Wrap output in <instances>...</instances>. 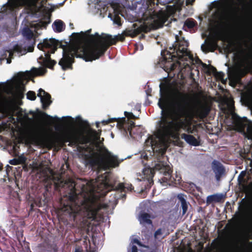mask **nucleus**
Returning a JSON list of instances; mask_svg holds the SVG:
<instances>
[{
  "mask_svg": "<svg viewBox=\"0 0 252 252\" xmlns=\"http://www.w3.org/2000/svg\"><path fill=\"white\" fill-rule=\"evenodd\" d=\"M137 131L136 132V134L140 136H142V135H143L142 129L140 127H139L138 128H137Z\"/></svg>",
  "mask_w": 252,
  "mask_h": 252,
  "instance_id": "46",
  "label": "nucleus"
},
{
  "mask_svg": "<svg viewBox=\"0 0 252 252\" xmlns=\"http://www.w3.org/2000/svg\"><path fill=\"white\" fill-rule=\"evenodd\" d=\"M220 35L221 36H222V37H224V33H221L220 34Z\"/></svg>",
  "mask_w": 252,
  "mask_h": 252,
  "instance_id": "56",
  "label": "nucleus"
},
{
  "mask_svg": "<svg viewBox=\"0 0 252 252\" xmlns=\"http://www.w3.org/2000/svg\"><path fill=\"white\" fill-rule=\"evenodd\" d=\"M117 127L120 129H124L126 133L129 132L130 136L132 137V128L135 127V123L133 121H130L129 124L126 123V118L117 119Z\"/></svg>",
  "mask_w": 252,
  "mask_h": 252,
  "instance_id": "14",
  "label": "nucleus"
},
{
  "mask_svg": "<svg viewBox=\"0 0 252 252\" xmlns=\"http://www.w3.org/2000/svg\"><path fill=\"white\" fill-rule=\"evenodd\" d=\"M11 59H7V63H11Z\"/></svg>",
  "mask_w": 252,
  "mask_h": 252,
  "instance_id": "53",
  "label": "nucleus"
},
{
  "mask_svg": "<svg viewBox=\"0 0 252 252\" xmlns=\"http://www.w3.org/2000/svg\"><path fill=\"white\" fill-rule=\"evenodd\" d=\"M103 39L104 41L108 42L105 48V50L107 51L110 46L115 45L118 41H124L125 39V37L122 34H119L114 37H113L111 35H109V36Z\"/></svg>",
  "mask_w": 252,
  "mask_h": 252,
  "instance_id": "19",
  "label": "nucleus"
},
{
  "mask_svg": "<svg viewBox=\"0 0 252 252\" xmlns=\"http://www.w3.org/2000/svg\"><path fill=\"white\" fill-rule=\"evenodd\" d=\"M76 183L72 179L62 181L56 187L64 189L67 193L66 200L60 201L62 214L66 220L73 221L76 223L87 225L94 220L98 212L102 209H106L108 205L90 200L86 194H90L95 199L103 197L112 190L124 191L126 188L131 191L134 189L132 185L126 187L123 183H119L117 186L110 183V179L105 174L99 176L94 180L82 184L80 190L77 191Z\"/></svg>",
  "mask_w": 252,
  "mask_h": 252,
  "instance_id": "1",
  "label": "nucleus"
},
{
  "mask_svg": "<svg viewBox=\"0 0 252 252\" xmlns=\"http://www.w3.org/2000/svg\"><path fill=\"white\" fill-rule=\"evenodd\" d=\"M181 138L184 139L188 144L193 146H198L200 145L199 139H196L192 135L183 133L181 135Z\"/></svg>",
  "mask_w": 252,
  "mask_h": 252,
  "instance_id": "20",
  "label": "nucleus"
},
{
  "mask_svg": "<svg viewBox=\"0 0 252 252\" xmlns=\"http://www.w3.org/2000/svg\"><path fill=\"white\" fill-rule=\"evenodd\" d=\"M35 44V40H33V44H32L31 46H30L28 47L27 51L29 52H32L33 51L34 49V46L33 45Z\"/></svg>",
  "mask_w": 252,
  "mask_h": 252,
  "instance_id": "45",
  "label": "nucleus"
},
{
  "mask_svg": "<svg viewBox=\"0 0 252 252\" xmlns=\"http://www.w3.org/2000/svg\"><path fill=\"white\" fill-rule=\"evenodd\" d=\"M25 78V75L23 73H19L17 75L18 80L19 81H22Z\"/></svg>",
  "mask_w": 252,
  "mask_h": 252,
  "instance_id": "43",
  "label": "nucleus"
},
{
  "mask_svg": "<svg viewBox=\"0 0 252 252\" xmlns=\"http://www.w3.org/2000/svg\"><path fill=\"white\" fill-rule=\"evenodd\" d=\"M249 226L250 228H252V221L250 223Z\"/></svg>",
  "mask_w": 252,
  "mask_h": 252,
  "instance_id": "54",
  "label": "nucleus"
},
{
  "mask_svg": "<svg viewBox=\"0 0 252 252\" xmlns=\"http://www.w3.org/2000/svg\"><path fill=\"white\" fill-rule=\"evenodd\" d=\"M246 236V238L242 243L240 249L241 252H252V242L249 241V240H252V234L248 232Z\"/></svg>",
  "mask_w": 252,
  "mask_h": 252,
  "instance_id": "18",
  "label": "nucleus"
},
{
  "mask_svg": "<svg viewBox=\"0 0 252 252\" xmlns=\"http://www.w3.org/2000/svg\"><path fill=\"white\" fill-rule=\"evenodd\" d=\"M158 170L160 173L163 174V177L161 179L164 183H173L175 179L172 176V172L170 166L168 165L164 164L162 162H158L156 163L154 168H145L142 171V180L147 181L146 188H150L154 184L153 177L155 174V170Z\"/></svg>",
  "mask_w": 252,
  "mask_h": 252,
  "instance_id": "7",
  "label": "nucleus"
},
{
  "mask_svg": "<svg viewBox=\"0 0 252 252\" xmlns=\"http://www.w3.org/2000/svg\"><path fill=\"white\" fill-rule=\"evenodd\" d=\"M59 41L54 38L45 39L42 43L37 45V48L44 52V56L41 55L38 59L39 63L42 66L53 69L56 62L51 59V53H54L58 48Z\"/></svg>",
  "mask_w": 252,
  "mask_h": 252,
  "instance_id": "8",
  "label": "nucleus"
},
{
  "mask_svg": "<svg viewBox=\"0 0 252 252\" xmlns=\"http://www.w3.org/2000/svg\"><path fill=\"white\" fill-rule=\"evenodd\" d=\"M95 125H96V127L97 128H99L100 127V123L99 122H96Z\"/></svg>",
  "mask_w": 252,
  "mask_h": 252,
  "instance_id": "52",
  "label": "nucleus"
},
{
  "mask_svg": "<svg viewBox=\"0 0 252 252\" xmlns=\"http://www.w3.org/2000/svg\"><path fill=\"white\" fill-rule=\"evenodd\" d=\"M72 36L74 37V38H79V33H73L72 34Z\"/></svg>",
  "mask_w": 252,
  "mask_h": 252,
  "instance_id": "51",
  "label": "nucleus"
},
{
  "mask_svg": "<svg viewBox=\"0 0 252 252\" xmlns=\"http://www.w3.org/2000/svg\"><path fill=\"white\" fill-rule=\"evenodd\" d=\"M203 67L207 69V73L209 75H211V74H213L214 76L216 74V72H217V70L216 67L214 66L211 65H207L205 63H202Z\"/></svg>",
  "mask_w": 252,
  "mask_h": 252,
  "instance_id": "30",
  "label": "nucleus"
},
{
  "mask_svg": "<svg viewBox=\"0 0 252 252\" xmlns=\"http://www.w3.org/2000/svg\"><path fill=\"white\" fill-rule=\"evenodd\" d=\"M170 16L169 13L165 10H160L157 12H155L153 15V27L155 29L162 27Z\"/></svg>",
  "mask_w": 252,
  "mask_h": 252,
  "instance_id": "12",
  "label": "nucleus"
},
{
  "mask_svg": "<svg viewBox=\"0 0 252 252\" xmlns=\"http://www.w3.org/2000/svg\"><path fill=\"white\" fill-rule=\"evenodd\" d=\"M14 50L16 52H22V47L20 45H16L14 47Z\"/></svg>",
  "mask_w": 252,
  "mask_h": 252,
  "instance_id": "44",
  "label": "nucleus"
},
{
  "mask_svg": "<svg viewBox=\"0 0 252 252\" xmlns=\"http://www.w3.org/2000/svg\"><path fill=\"white\" fill-rule=\"evenodd\" d=\"M245 136L248 139H252V126H248L247 127V133H245Z\"/></svg>",
  "mask_w": 252,
  "mask_h": 252,
  "instance_id": "35",
  "label": "nucleus"
},
{
  "mask_svg": "<svg viewBox=\"0 0 252 252\" xmlns=\"http://www.w3.org/2000/svg\"><path fill=\"white\" fill-rule=\"evenodd\" d=\"M212 46V44L211 43H209L207 44L206 46H204V45H202L201 46L202 50L203 51H206L208 52L209 51V49Z\"/></svg>",
  "mask_w": 252,
  "mask_h": 252,
  "instance_id": "41",
  "label": "nucleus"
},
{
  "mask_svg": "<svg viewBox=\"0 0 252 252\" xmlns=\"http://www.w3.org/2000/svg\"><path fill=\"white\" fill-rule=\"evenodd\" d=\"M12 115L9 109L0 104V132L8 128L10 126V119Z\"/></svg>",
  "mask_w": 252,
  "mask_h": 252,
  "instance_id": "11",
  "label": "nucleus"
},
{
  "mask_svg": "<svg viewBox=\"0 0 252 252\" xmlns=\"http://www.w3.org/2000/svg\"><path fill=\"white\" fill-rule=\"evenodd\" d=\"M91 32V29H90L87 31V33H90Z\"/></svg>",
  "mask_w": 252,
  "mask_h": 252,
  "instance_id": "55",
  "label": "nucleus"
},
{
  "mask_svg": "<svg viewBox=\"0 0 252 252\" xmlns=\"http://www.w3.org/2000/svg\"><path fill=\"white\" fill-rule=\"evenodd\" d=\"M37 96L40 98L42 108L44 110L47 109L52 103L51 95L41 88L38 90Z\"/></svg>",
  "mask_w": 252,
  "mask_h": 252,
  "instance_id": "13",
  "label": "nucleus"
},
{
  "mask_svg": "<svg viewBox=\"0 0 252 252\" xmlns=\"http://www.w3.org/2000/svg\"><path fill=\"white\" fill-rule=\"evenodd\" d=\"M189 104L190 97L188 94L180 91L175 93L172 109L173 121H169L164 117L159 122V132L163 138L172 136L182 129L189 131L190 123L187 119L192 118L189 109Z\"/></svg>",
  "mask_w": 252,
  "mask_h": 252,
  "instance_id": "3",
  "label": "nucleus"
},
{
  "mask_svg": "<svg viewBox=\"0 0 252 252\" xmlns=\"http://www.w3.org/2000/svg\"><path fill=\"white\" fill-rule=\"evenodd\" d=\"M101 132V129H98V131H96L92 128H90L89 130L88 133L94 140L98 141L100 139Z\"/></svg>",
  "mask_w": 252,
  "mask_h": 252,
  "instance_id": "26",
  "label": "nucleus"
},
{
  "mask_svg": "<svg viewBox=\"0 0 252 252\" xmlns=\"http://www.w3.org/2000/svg\"><path fill=\"white\" fill-rule=\"evenodd\" d=\"M10 163L13 165H16L19 163V160L16 159H13L10 160Z\"/></svg>",
  "mask_w": 252,
  "mask_h": 252,
  "instance_id": "47",
  "label": "nucleus"
},
{
  "mask_svg": "<svg viewBox=\"0 0 252 252\" xmlns=\"http://www.w3.org/2000/svg\"><path fill=\"white\" fill-rule=\"evenodd\" d=\"M27 97L31 100H35L36 98L35 93L32 91H29L27 94Z\"/></svg>",
  "mask_w": 252,
  "mask_h": 252,
  "instance_id": "34",
  "label": "nucleus"
},
{
  "mask_svg": "<svg viewBox=\"0 0 252 252\" xmlns=\"http://www.w3.org/2000/svg\"><path fill=\"white\" fill-rule=\"evenodd\" d=\"M25 0H13V2L9 4L10 9H13L18 5V3L24 2Z\"/></svg>",
  "mask_w": 252,
  "mask_h": 252,
  "instance_id": "36",
  "label": "nucleus"
},
{
  "mask_svg": "<svg viewBox=\"0 0 252 252\" xmlns=\"http://www.w3.org/2000/svg\"><path fill=\"white\" fill-rule=\"evenodd\" d=\"M196 24V22L193 19H187L184 24V26L189 29L194 28Z\"/></svg>",
  "mask_w": 252,
  "mask_h": 252,
  "instance_id": "32",
  "label": "nucleus"
},
{
  "mask_svg": "<svg viewBox=\"0 0 252 252\" xmlns=\"http://www.w3.org/2000/svg\"><path fill=\"white\" fill-rule=\"evenodd\" d=\"M46 139L47 141L53 145L63 146L66 143L69 142L68 145L70 147L77 146L79 144H86L91 141V138L89 136L78 133L73 130H68L58 134L51 135Z\"/></svg>",
  "mask_w": 252,
  "mask_h": 252,
  "instance_id": "6",
  "label": "nucleus"
},
{
  "mask_svg": "<svg viewBox=\"0 0 252 252\" xmlns=\"http://www.w3.org/2000/svg\"><path fill=\"white\" fill-rule=\"evenodd\" d=\"M195 0H186V5H188L189 4L192 5L193 3L194 2Z\"/></svg>",
  "mask_w": 252,
  "mask_h": 252,
  "instance_id": "48",
  "label": "nucleus"
},
{
  "mask_svg": "<svg viewBox=\"0 0 252 252\" xmlns=\"http://www.w3.org/2000/svg\"><path fill=\"white\" fill-rule=\"evenodd\" d=\"M245 160L250 161V166L252 168L250 172L252 174V159L248 158V154L244 153L241 155ZM240 191L246 194V197L242 199L241 202L244 210L248 209L250 215L252 216V180L250 175H247L245 171H242L238 177Z\"/></svg>",
  "mask_w": 252,
  "mask_h": 252,
  "instance_id": "5",
  "label": "nucleus"
},
{
  "mask_svg": "<svg viewBox=\"0 0 252 252\" xmlns=\"http://www.w3.org/2000/svg\"><path fill=\"white\" fill-rule=\"evenodd\" d=\"M212 168L215 174L216 180L218 181H220L225 173V170L223 166L220 162L214 160L212 162Z\"/></svg>",
  "mask_w": 252,
  "mask_h": 252,
  "instance_id": "16",
  "label": "nucleus"
},
{
  "mask_svg": "<svg viewBox=\"0 0 252 252\" xmlns=\"http://www.w3.org/2000/svg\"><path fill=\"white\" fill-rule=\"evenodd\" d=\"M233 124L237 127L239 131H244L246 126V119L240 118L237 115L234 114L232 116Z\"/></svg>",
  "mask_w": 252,
  "mask_h": 252,
  "instance_id": "17",
  "label": "nucleus"
},
{
  "mask_svg": "<svg viewBox=\"0 0 252 252\" xmlns=\"http://www.w3.org/2000/svg\"><path fill=\"white\" fill-rule=\"evenodd\" d=\"M162 84H160V94L161 95V98H159L158 105L159 107L162 110V111L165 109L166 105V99L165 97H163V89L161 87Z\"/></svg>",
  "mask_w": 252,
  "mask_h": 252,
  "instance_id": "25",
  "label": "nucleus"
},
{
  "mask_svg": "<svg viewBox=\"0 0 252 252\" xmlns=\"http://www.w3.org/2000/svg\"><path fill=\"white\" fill-rule=\"evenodd\" d=\"M32 70V73L35 76L43 75L47 72V70L45 68L42 67H40L39 68L33 67Z\"/></svg>",
  "mask_w": 252,
  "mask_h": 252,
  "instance_id": "31",
  "label": "nucleus"
},
{
  "mask_svg": "<svg viewBox=\"0 0 252 252\" xmlns=\"http://www.w3.org/2000/svg\"><path fill=\"white\" fill-rule=\"evenodd\" d=\"M125 115L126 117H127L128 119H137V117L135 116L133 113L131 112H125Z\"/></svg>",
  "mask_w": 252,
  "mask_h": 252,
  "instance_id": "39",
  "label": "nucleus"
},
{
  "mask_svg": "<svg viewBox=\"0 0 252 252\" xmlns=\"http://www.w3.org/2000/svg\"><path fill=\"white\" fill-rule=\"evenodd\" d=\"M75 252H78V251L77 250H76Z\"/></svg>",
  "mask_w": 252,
  "mask_h": 252,
  "instance_id": "58",
  "label": "nucleus"
},
{
  "mask_svg": "<svg viewBox=\"0 0 252 252\" xmlns=\"http://www.w3.org/2000/svg\"><path fill=\"white\" fill-rule=\"evenodd\" d=\"M145 28L144 27H139L137 29H135L133 30L128 31L127 33V35L131 37H134L137 34L140 33L144 31Z\"/></svg>",
  "mask_w": 252,
  "mask_h": 252,
  "instance_id": "27",
  "label": "nucleus"
},
{
  "mask_svg": "<svg viewBox=\"0 0 252 252\" xmlns=\"http://www.w3.org/2000/svg\"><path fill=\"white\" fill-rule=\"evenodd\" d=\"M117 121V118H110V119H108L107 120H103V121H101V123L103 125H108L109 123H112V122H116Z\"/></svg>",
  "mask_w": 252,
  "mask_h": 252,
  "instance_id": "38",
  "label": "nucleus"
},
{
  "mask_svg": "<svg viewBox=\"0 0 252 252\" xmlns=\"http://www.w3.org/2000/svg\"><path fill=\"white\" fill-rule=\"evenodd\" d=\"M176 41L173 44L170 50H173L176 55H172L168 51H162V60L159 62V66L167 73L174 71L177 67L180 68L181 65L180 61H188L192 59L193 56L188 50V43L184 40H180L178 35H176Z\"/></svg>",
  "mask_w": 252,
  "mask_h": 252,
  "instance_id": "4",
  "label": "nucleus"
},
{
  "mask_svg": "<svg viewBox=\"0 0 252 252\" xmlns=\"http://www.w3.org/2000/svg\"><path fill=\"white\" fill-rule=\"evenodd\" d=\"M91 160L92 164L101 166L105 170L118 166L120 161L105 147L100 148L98 152H94Z\"/></svg>",
  "mask_w": 252,
  "mask_h": 252,
  "instance_id": "9",
  "label": "nucleus"
},
{
  "mask_svg": "<svg viewBox=\"0 0 252 252\" xmlns=\"http://www.w3.org/2000/svg\"><path fill=\"white\" fill-rule=\"evenodd\" d=\"M54 31L56 32H61L65 29V25L63 21L61 20H56L52 25Z\"/></svg>",
  "mask_w": 252,
  "mask_h": 252,
  "instance_id": "22",
  "label": "nucleus"
},
{
  "mask_svg": "<svg viewBox=\"0 0 252 252\" xmlns=\"http://www.w3.org/2000/svg\"><path fill=\"white\" fill-rule=\"evenodd\" d=\"M178 199L181 202V209H182V215H185L188 211L189 202H187L183 194H179L177 196Z\"/></svg>",
  "mask_w": 252,
  "mask_h": 252,
  "instance_id": "21",
  "label": "nucleus"
},
{
  "mask_svg": "<svg viewBox=\"0 0 252 252\" xmlns=\"http://www.w3.org/2000/svg\"><path fill=\"white\" fill-rule=\"evenodd\" d=\"M221 195L214 194L208 196L207 201L208 203H212L213 202H219L221 201Z\"/></svg>",
  "mask_w": 252,
  "mask_h": 252,
  "instance_id": "29",
  "label": "nucleus"
},
{
  "mask_svg": "<svg viewBox=\"0 0 252 252\" xmlns=\"http://www.w3.org/2000/svg\"><path fill=\"white\" fill-rule=\"evenodd\" d=\"M210 109L206 105H202L197 107L194 111V116L198 119L203 120L209 114Z\"/></svg>",
  "mask_w": 252,
  "mask_h": 252,
  "instance_id": "15",
  "label": "nucleus"
},
{
  "mask_svg": "<svg viewBox=\"0 0 252 252\" xmlns=\"http://www.w3.org/2000/svg\"><path fill=\"white\" fill-rule=\"evenodd\" d=\"M109 34L102 33L100 35L95 32L94 35H89L93 45L89 47L78 45L63 46L60 44V47L63 49V58L59 62L63 70L72 68V64L74 62V57L81 58L86 62H92L99 59L103 56L106 51L105 50L108 42L104 41L103 39L106 38Z\"/></svg>",
  "mask_w": 252,
  "mask_h": 252,
  "instance_id": "2",
  "label": "nucleus"
},
{
  "mask_svg": "<svg viewBox=\"0 0 252 252\" xmlns=\"http://www.w3.org/2000/svg\"><path fill=\"white\" fill-rule=\"evenodd\" d=\"M23 35L29 40L33 39L34 34L32 31L28 27L24 28L22 32Z\"/></svg>",
  "mask_w": 252,
  "mask_h": 252,
  "instance_id": "28",
  "label": "nucleus"
},
{
  "mask_svg": "<svg viewBox=\"0 0 252 252\" xmlns=\"http://www.w3.org/2000/svg\"><path fill=\"white\" fill-rule=\"evenodd\" d=\"M50 17L44 16L42 19L39 20V22L35 24L34 27L37 29L46 28L48 24L50 23Z\"/></svg>",
  "mask_w": 252,
  "mask_h": 252,
  "instance_id": "23",
  "label": "nucleus"
},
{
  "mask_svg": "<svg viewBox=\"0 0 252 252\" xmlns=\"http://www.w3.org/2000/svg\"><path fill=\"white\" fill-rule=\"evenodd\" d=\"M224 76L225 75L223 72H218V71H217L216 74L214 75V76L217 78V79L219 80H223Z\"/></svg>",
  "mask_w": 252,
  "mask_h": 252,
  "instance_id": "37",
  "label": "nucleus"
},
{
  "mask_svg": "<svg viewBox=\"0 0 252 252\" xmlns=\"http://www.w3.org/2000/svg\"><path fill=\"white\" fill-rule=\"evenodd\" d=\"M131 252H138V249L136 246L133 245L131 248Z\"/></svg>",
  "mask_w": 252,
  "mask_h": 252,
  "instance_id": "49",
  "label": "nucleus"
},
{
  "mask_svg": "<svg viewBox=\"0 0 252 252\" xmlns=\"http://www.w3.org/2000/svg\"><path fill=\"white\" fill-rule=\"evenodd\" d=\"M121 18L118 15H115L113 21L115 24L121 25Z\"/></svg>",
  "mask_w": 252,
  "mask_h": 252,
  "instance_id": "40",
  "label": "nucleus"
},
{
  "mask_svg": "<svg viewBox=\"0 0 252 252\" xmlns=\"http://www.w3.org/2000/svg\"><path fill=\"white\" fill-rule=\"evenodd\" d=\"M252 66L248 63L242 61L232 71L233 77L237 81H241L248 73L251 72Z\"/></svg>",
  "mask_w": 252,
  "mask_h": 252,
  "instance_id": "10",
  "label": "nucleus"
},
{
  "mask_svg": "<svg viewBox=\"0 0 252 252\" xmlns=\"http://www.w3.org/2000/svg\"><path fill=\"white\" fill-rule=\"evenodd\" d=\"M38 113H39L40 117H45L50 120H53V119H54L55 120H60V119L59 118H58L56 116L53 118V117L48 115L47 113H46L45 112H44L39 111Z\"/></svg>",
  "mask_w": 252,
  "mask_h": 252,
  "instance_id": "33",
  "label": "nucleus"
},
{
  "mask_svg": "<svg viewBox=\"0 0 252 252\" xmlns=\"http://www.w3.org/2000/svg\"><path fill=\"white\" fill-rule=\"evenodd\" d=\"M132 242H133V243L137 244V245H140V246H141V245L140 242V241H139L137 239H136V238H135V239H134L133 240V241H132Z\"/></svg>",
  "mask_w": 252,
  "mask_h": 252,
  "instance_id": "50",
  "label": "nucleus"
},
{
  "mask_svg": "<svg viewBox=\"0 0 252 252\" xmlns=\"http://www.w3.org/2000/svg\"><path fill=\"white\" fill-rule=\"evenodd\" d=\"M249 233H250V234H252V231L250 230V231L249 232Z\"/></svg>",
  "mask_w": 252,
  "mask_h": 252,
  "instance_id": "57",
  "label": "nucleus"
},
{
  "mask_svg": "<svg viewBox=\"0 0 252 252\" xmlns=\"http://www.w3.org/2000/svg\"><path fill=\"white\" fill-rule=\"evenodd\" d=\"M162 235V230L161 228H158L157 230L155 233V237L156 238H158L159 236H161Z\"/></svg>",
  "mask_w": 252,
  "mask_h": 252,
  "instance_id": "42",
  "label": "nucleus"
},
{
  "mask_svg": "<svg viewBox=\"0 0 252 252\" xmlns=\"http://www.w3.org/2000/svg\"><path fill=\"white\" fill-rule=\"evenodd\" d=\"M1 168L0 167V170H1Z\"/></svg>",
  "mask_w": 252,
  "mask_h": 252,
  "instance_id": "59",
  "label": "nucleus"
},
{
  "mask_svg": "<svg viewBox=\"0 0 252 252\" xmlns=\"http://www.w3.org/2000/svg\"><path fill=\"white\" fill-rule=\"evenodd\" d=\"M151 216L147 213H141L139 217L140 223L152 225V221L150 220Z\"/></svg>",
  "mask_w": 252,
  "mask_h": 252,
  "instance_id": "24",
  "label": "nucleus"
}]
</instances>
